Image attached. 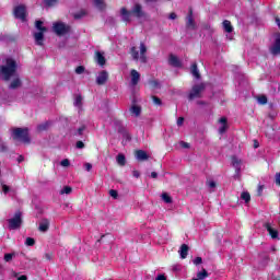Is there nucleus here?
I'll return each mask as SVG.
<instances>
[{
	"instance_id": "obj_33",
	"label": "nucleus",
	"mask_w": 280,
	"mask_h": 280,
	"mask_svg": "<svg viewBox=\"0 0 280 280\" xmlns=\"http://www.w3.org/2000/svg\"><path fill=\"white\" fill-rule=\"evenodd\" d=\"M257 100L259 104H268V97L266 95H259Z\"/></svg>"
},
{
	"instance_id": "obj_4",
	"label": "nucleus",
	"mask_w": 280,
	"mask_h": 280,
	"mask_svg": "<svg viewBox=\"0 0 280 280\" xmlns=\"http://www.w3.org/2000/svg\"><path fill=\"white\" fill-rule=\"evenodd\" d=\"M148 51V48L145 47V44H140V54L139 50H137V47H132L130 50V54L133 58V60H140L141 62H145V54Z\"/></svg>"
},
{
	"instance_id": "obj_35",
	"label": "nucleus",
	"mask_w": 280,
	"mask_h": 280,
	"mask_svg": "<svg viewBox=\"0 0 280 280\" xmlns=\"http://www.w3.org/2000/svg\"><path fill=\"white\" fill-rule=\"evenodd\" d=\"M25 244L26 246H34V244H36V241H34V238L32 237H27Z\"/></svg>"
},
{
	"instance_id": "obj_46",
	"label": "nucleus",
	"mask_w": 280,
	"mask_h": 280,
	"mask_svg": "<svg viewBox=\"0 0 280 280\" xmlns=\"http://www.w3.org/2000/svg\"><path fill=\"white\" fill-rule=\"evenodd\" d=\"M84 167H85L86 172H91V170H93V165H91V163H86L84 165Z\"/></svg>"
},
{
	"instance_id": "obj_1",
	"label": "nucleus",
	"mask_w": 280,
	"mask_h": 280,
	"mask_svg": "<svg viewBox=\"0 0 280 280\" xmlns=\"http://www.w3.org/2000/svg\"><path fill=\"white\" fill-rule=\"evenodd\" d=\"M0 75L2 80H10V78H14L16 75V61L13 59H7V63L0 67Z\"/></svg>"
},
{
	"instance_id": "obj_61",
	"label": "nucleus",
	"mask_w": 280,
	"mask_h": 280,
	"mask_svg": "<svg viewBox=\"0 0 280 280\" xmlns=\"http://www.w3.org/2000/svg\"><path fill=\"white\" fill-rule=\"evenodd\" d=\"M18 161H19V163H23V155H20Z\"/></svg>"
},
{
	"instance_id": "obj_31",
	"label": "nucleus",
	"mask_w": 280,
	"mask_h": 280,
	"mask_svg": "<svg viewBox=\"0 0 280 280\" xmlns=\"http://www.w3.org/2000/svg\"><path fill=\"white\" fill-rule=\"evenodd\" d=\"M19 86H21V80L20 79L13 80L10 84V89H19Z\"/></svg>"
},
{
	"instance_id": "obj_7",
	"label": "nucleus",
	"mask_w": 280,
	"mask_h": 280,
	"mask_svg": "<svg viewBox=\"0 0 280 280\" xmlns=\"http://www.w3.org/2000/svg\"><path fill=\"white\" fill-rule=\"evenodd\" d=\"M202 91H205L203 83L192 86L189 93V100H196V97H200L202 95Z\"/></svg>"
},
{
	"instance_id": "obj_49",
	"label": "nucleus",
	"mask_w": 280,
	"mask_h": 280,
	"mask_svg": "<svg viewBox=\"0 0 280 280\" xmlns=\"http://www.w3.org/2000/svg\"><path fill=\"white\" fill-rule=\"evenodd\" d=\"M2 191H3L4 194H8V192L10 191V187H9L8 185H3V186H2Z\"/></svg>"
},
{
	"instance_id": "obj_26",
	"label": "nucleus",
	"mask_w": 280,
	"mask_h": 280,
	"mask_svg": "<svg viewBox=\"0 0 280 280\" xmlns=\"http://www.w3.org/2000/svg\"><path fill=\"white\" fill-rule=\"evenodd\" d=\"M241 200H244L246 205H248V202H250V194L248 191L242 192Z\"/></svg>"
},
{
	"instance_id": "obj_43",
	"label": "nucleus",
	"mask_w": 280,
	"mask_h": 280,
	"mask_svg": "<svg viewBox=\"0 0 280 280\" xmlns=\"http://www.w3.org/2000/svg\"><path fill=\"white\" fill-rule=\"evenodd\" d=\"M12 257H14V254H5L4 261H12Z\"/></svg>"
},
{
	"instance_id": "obj_27",
	"label": "nucleus",
	"mask_w": 280,
	"mask_h": 280,
	"mask_svg": "<svg viewBox=\"0 0 280 280\" xmlns=\"http://www.w3.org/2000/svg\"><path fill=\"white\" fill-rule=\"evenodd\" d=\"M94 5H96L98 10H104L106 8L104 0H94Z\"/></svg>"
},
{
	"instance_id": "obj_53",
	"label": "nucleus",
	"mask_w": 280,
	"mask_h": 280,
	"mask_svg": "<svg viewBox=\"0 0 280 280\" xmlns=\"http://www.w3.org/2000/svg\"><path fill=\"white\" fill-rule=\"evenodd\" d=\"M159 174L156 172L151 173V178H158Z\"/></svg>"
},
{
	"instance_id": "obj_25",
	"label": "nucleus",
	"mask_w": 280,
	"mask_h": 280,
	"mask_svg": "<svg viewBox=\"0 0 280 280\" xmlns=\"http://www.w3.org/2000/svg\"><path fill=\"white\" fill-rule=\"evenodd\" d=\"M35 27L36 30H38L39 32H47V27L43 26V21L37 20L35 22Z\"/></svg>"
},
{
	"instance_id": "obj_2",
	"label": "nucleus",
	"mask_w": 280,
	"mask_h": 280,
	"mask_svg": "<svg viewBox=\"0 0 280 280\" xmlns=\"http://www.w3.org/2000/svg\"><path fill=\"white\" fill-rule=\"evenodd\" d=\"M120 15L122 16V21H125L126 23H130L132 21V16L141 19L143 16L141 4H135L132 12L128 11L126 8H122L120 10Z\"/></svg>"
},
{
	"instance_id": "obj_6",
	"label": "nucleus",
	"mask_w": 280,
	"mask_h": 280,
	"mask_svg": "<svg viewBox=\"0 0 280 280\" xmlns=\"http://www.w3.org/2000/svg\"><path fill=\"white\" fill-rule=\"evenodd\" d=\"M21 212H16L14 218L9 219V229L11 231H16V229H21V224H23V219Z\"/></svg>"
},
{
	"instance_id": "obj_16",
	"label": "nucleus",
	"mask_w": 280,
	"mask_h": 280,
	"mask_svg": "<svg viewBox=\"0 0 280 280\" xmlns=\"http://www.w3.org/2000/svg\"><path fill=\"white\" fill-rule=\"evenodd\" d=\"M136 159L138 161H148V159H150V156L148 155V153L143 150H138L136 151Z\"/></svg>"
},
{
	"instance_id": "obj_50",
	"label": "nucleus",
	"mask_w": 280,
	"mask_h": 280,
	"mask_svg": "<svg viewBox=\"0 0 280 280\" xmlns=\"http://www.w3.org/2000/svg\"><path fill=\"white\" fill-rule=\"evenodd\" d=\"M132 176H133L135 178H139V176H141V173H139V171H133V172H132Z\"/></svg>"
},
{
	"instance_id": "obj_21",
	"label": "nucleus",
	"mask_w": 280,
	"mask_h": 280,
	"mask_svg": "<svg viewBox=\"0 0 280 280\" xmlns=\"http://www.w3.org/2000/svg\"><path fill=\"white\" fill-rule=\"evenodd\" d=\"M232 165L235 167V170H237V172H240V170H242V160L237 159V156H233Z\"/></svg>"
},
{
	"instance_id": "obj_17",
	"label": "nucleus",
	"mask_w": 280,
	"mask_h": 280,
	"mask_svg": "<svg viewBox=\"0 0 280 280\" xmlns=\"http://www.w3.org/2000/svg\"><path fill=\"white\" fill-rule=\"evenodd\" d=\"M168 62L172 67H182L180 59L174 55H170Z\"/></svg>"
},
{
	"instance_id": "obj_52",
	"label": "nucleus",
	"mask_w": 280,
	"mask_h": 280,
	"mask_svg": "<svg viewBox=\"0 0 280 280\" xmlns=\"http://www.w3.org/2000/svg\"><path fill=\"white\" fill-rule=\"evenodd\" d=\"M180 145H182V148H185V149H187V148H189V143H187V142H180Z\"/></svg>"
},
{
	"instance_id": "obj_3",
	"label": "nucleus",
	"mask_w": 280,
	"mask_h": 280,
	"mask_svg": "<svg viewBox=\"0 0 280 280\" xmlns=\"http://www.w3.org/2000/svg\"><path fill=\"white\" fill-rule=\"evenodd\" d=\"M13 139L22 143H30V131L27 128H15L13 129Z\"/></svg>"
},
{
	"instance_id": "obj_38",
	"label": "nucleus",
	"mask_w": 280,
	"mask_h": 280,
	"mask_svg": "<svg viewBox=\"0 0 280 280\" xmlns=\"http://www.w3.org/2000/svg\"><path fill=\"white\" fill-rule=\"evenodd\" d=\"M60 165H61L62 167H69V165H71V163L69 162L68 159H65V160L61 161Z\"/></svg>"
},
{
	"instance_id": "obj_20",
	"label": "nucleus",
	"mask_w": 280,
	"mask_h": 280,
	"mask_svg": "<svg viewBox=\"0 0 280 280\" xmlns=\"http://www.w3.org/2000/svg\"><path fill=\"white\" fill-rule=\"evenodd\" d=\"M35 43L37 45H43V40L45 38V35L43 34V31H39L38 33L34 34Z\"/></svg>"
},
{
	"instance_id": "obj_23",
	"label": "nucleus",
	"mask_w": 280,
	"mask_h": 280,
	"mask_svg": "<svg viewBox=\"0 0 280 280\" xmlns=\"http://www.w3.org/2000/svg\"><path fill=\"white\" fill-rule=\"evenodd\" d=\"M130 113H131V115H135V117H139V115H141V106H139V105L131 106Z\"/></svg>"
},
{
	"instance_id": "obj_8",
	"label": "nucleus",
	"mask_w": 280,
	"mask_h": 280,
	"mask_svg": "<svg viewBox=\"0 0 280 280\" xmlns=\"http://www.w3.org/2000/svg\"><path fill=\"white\" fill-rule=\"evenodd\" d=\"M15 19H20L21 21H25L27 16V9L25 5L21 4L14 9Z\"/></svg>"
},
{
	"instance_id": "obj_5",
	"label": "nucleus",
	"mask_w": 280,
	"mask_h": 280,
	"mask_svg": "<svg viewBox=\"0 0 280 280\" xmlns=\"http://www.w3.org/2000/svg\"><path fill=\"white\" fill-rule=\"evenodd\" d=\"M52 30L57 36H65V34H69L71 32V26L62 22H55L52 24Z\"/></svg>"
},
{
	"instance_id": "obj_13",
	"label": "nucleus",
	"mask_w": 280,
	"mask_h": 280,
	"mask_svg": "<svg viewBox=\"0 0 280 280\" xmlns=\"http://www.w3.org/2000/svg\"><path fill=\"white\" fill-rule=\"evenodd\" d=\"M219 122L221 124V127L219 128L220 135H224L226 130H229V122L226 120V117H221Z\"/></svg>"
},
{
	"instance_id": "obj_34",
	"label": "nucleus",
	"mask_w": 280,
	"mask_h": 280,
	"mask_svg": "<svg viewBox=\"0 0 280 280\" xmlns=\"http://www.w3.org/2000/svg\"><path fill=\"white\" fill-rule=\"evenodd\" d=\"M71 191H73L71 186H66V187H63V189L60 190V194L61 195H65V194L69 195V194H71Z\"/></svg>"
},
{
	"instance_id": "obj_56",
	"label": "nucleus",
	"mask_w": 280,
	"mask_h": 280,
	"mask_svg": "<svg viewBox=\"0 0 280 280\" xmlns=\"http://www.w3.org/2000/svg\"><path fill=\"white\" fill-rule=\"evenodd\" d=\"M18 280H27V276H20Z\"/></svg>"
},
{
	"instance_id": "obj_57",
	"label": "nucleus",
	"mask_w": 280,
	"mask_h": 280,
	"mask_svg": "<svg viewBox=\"0 0 280 280\" xmlns=\"http://www.w3.org/2000/svg\"><path fill=\"white\" fill-rule=\"evenodd\" d=\"M276 23H277V25H278V27L280 30V19L279 18H276Z\"/></svg>"
},
{
	"instance_id": "obj_30",
	"label": "nucleus",
	"mask_w": 280,
	"mask_h": 280,
	"mask_svg": "<svg viewBox=\"0 0 280 280\" xmlns=\"http://www.w3.org/2000/svg\"><path fill=\"white\" fill-rule=\"evenodd\" d=\"M162 200H163L164 202H166V205H171V202H172V197H171L167 192H164V194H162Z\"/></svg>"
},
{
	"instance_id": "obj_62",
	"label": "nucleus",
	"mask_w": 280,
	"mask_h": 280,
	"mask_svg": "<svg viewBox=\"0 0 280 280\" xmlns=\"http://www.w3.org/2000/svg\"><path fill=\"white\" fill-rule=\"evenodd\" d=\"M74 19H80V15H74Z\"/></svg>"
},
{
	"instance_id": "obj_29",
	"label": "nucleus",
	"mask_w": 280,
	"mask_h": 280,
	"mask_svg": "<svg viewBox=\"0 0 280 280\" xmlns=\"http://www.w3.org/2000/svg\"><path fill=\"white\" fill-rule=\"evenodd\" d=\"M117 163H118V165H126V156L124 154H118Z\"/></svg>"
},
{
	"instance_id": "obj_42",
	"label": "nucleus",
	"mask_w": 280,
	"mask_h": 280,
	"mask_svg": "<svg viewBox=\"0 0 280 280\" xmlns=\"http://www.w3.org/2000/svg\"><path fill=\"white\" fill-rule=\"evenodd\" d=\"M109 196L114 199H117V196H118L117 190L115 189L109 190Z\"/></svg>"
},
{
	"instance_id": "obj_14",
	"label": "nucleus",
	"mask_w": 280,
	"mask_h": 280,
	"mask_svg": "<svg viewBox=\"0 0 280 280\" xmlns=\"http://www.w3.org/2000/svg\"><path fill=\"white\" fill-rule=\"evenodd\" d=\"M265 229H267L272 240H277V237H279V231L275 230L270 223H266Z\"/></svg>"
},
{
	"instance_id": "obj_24",
	"label": "nucleus",
	"mask_w": 280,
	"mask_h": 280,
	"mask_svg": "<svg viewBox=\"0 0 280 280\" xmlns=\"http://www.w3.org/2000/svg\"><path fill=\"white\" fill-rule=\"evenodd\" d=\"M207 277H209V272H207V269H205V268H202L201 271L197 272L198 280L207 279Z\"/></svg>"
},
{
	"instance_id": "obj_36",
	"label": "nucleus",
	"mask_w": 280,
	"mask_h": 280,
	"mask_svg": "<svg viewBox=\"0 0 280 280\" xmlns=\"http://www.w3.org/2000/svg\"><path fill=\"white\" fill-rule=\"evenodd\" d=\"M192 264L195 266H200V264H202V257H196L194 260H192Z\"/></svg>"
},
{
	"instance_id": "obj_32",
	"label": "nucleus",
	"mask_w": 280,
	"mask_h": 280,
	"mask_svg": "<svg viewBox=\"0 0 280 280\" xmlns=\"http://www.w3.org/2000/svg\"><path fill=\"white\" fill-rule=\"evenodd\" d=\"M74 106H78L79 108L82 107V96L81 95L75 96Z\"/></svg>"
},
{
	"instance_id": "obj_60",
	"label": "nucleus",
	"mask_w": 280,
	"mask_h": 280,
	"mask_svg": "<svg viewBox=\"0 0 280 280\" xmlns=\"http://www.w3.org/2000/svg\"><path fill=\"white\" fill-rule=\"evenodd\" d=\"M84 132V127L79 128V135H82Z\"/></svg>"
},
{
	"instance_id": "obj_28",
	"label": "nucleus",
	"mask_w": 280,
	"mask_h": 280,
	"mask_svg": "<svg viewBox=\"0 0 280 280\" xmlns=\"http://www.w3.org/2000/svg\"><path fill=\"white\" fill-rule=\"evenodd\" d=\"M191 73L195 78H200V72H198V65L192 63L191 65Z\"/></svg>"
},
{
	"instance_id": "obj_55",
	"label": "nucleus",
	"mask_w": 280,
	"mask_h": 280,
	"mask_svg": "<svg viewBox=\"0 0 280 280\" xmlns=\"http://www.w3.org/2000/svg\"><path fill=\"white\" fill-rule=\"evenodd\" d=\"M173 270H180V265L173 266Z\"/></svg>"
},
{
	"instance_id": "obj_40",
	"label": "nucleus",
	"mask_w": 280,
	"mask_h": 280,
	"mask_svg": "<svg viewBox=\"0 0 280 280\" xmlns=\"http://www.w3.org/2000/svg\"><path fill=\"white\" fill-rule=\"evenodd\" d=\"M207 185H208L209 189H215V183L212 179L208 180Z\"/></svg>"
},
{
	"instance_id": "obj_63",
	"label": "nucleus",
	"mask_w": 280,
	"mask_h": 280,
	"mask_svg": "<svg viewBox=\"0 0 280 280\" xmlns=\"http://www.w3.org/2000/svg\"><path fill=\"white\" fill-rule=\"evenodd\" d=\"M191 280H199L198 278H192Z\"/></svg>"
},
{
	"instance_id": "obj_11",
	"label": "nucleus",
	"mask_w": 280,
	"mask_h": 280,
	"mask_svg": "<svg viewBox=\"0 0 280 280\" xmlns=\"http://www.w3.org/2000/svg\"><path fill=\"white\" fill-rule=\"evenodd\" d=\"M187 27L190 30H196V22L194 21V10L189 9L188 15H187Z\"/></svg>"
},
{
	"instance_id": "obj_47",
	"label": "nucleus",
	"mask_w": 280,
	"mask_h": 280,
	"mask_svg": "<svg viewBox=\"0 0 280 280\" xmlns=\"http://www.w3.org/2000/svg\"><path fill=\"white\" fill-rule=\"evenodd\" d=\"M77 148H78L79 150H82V148H84V142L78 141V142H77Z\"/></svg>"
},
{
	"instance_id": "obj_45",
	"label": "nucleus",
	"mask_w": 280,
	"mask_h": 280,
	"mask_svg": "<svg viewBox=\"0 0 280 280\" xmlns=\"http://www.w3.org/2000/svg\"><path fill=\"white\" fill-rule=\"evenodd\" d=\"M183 124H185V118L184 117H179L177 119V126H183Z\"/></svg>"
},
{
	"instance_id": "obj_44",
	"label": "nucleus",
	"mask_w": 280,
	"mask_h": 280,
	"mask_svg": "<svg viewBox=\"0 0 280 280\" xmlns=\"http://www.w3.org/2000/svg\"><path fill=\"white\" fill-rule=\"evenodd\" d=\"M152 100H153L154 104H156L158 106H161V98H159L156 96H152Z\"/></svg>"
},
{
	"instance_id": "obj_39",
	"label": "nucleus",
	"mask_w": 280,
	"mask_h": 280,
	"mask_svg": "<svg viewBox=\"0 0 280 280\" xmlns=\"http://www.w3.org/2000/svg\"><path fill=\"white\" fill-rule=\"evenodd\" d=\"M75 73H78L79 75L82 74V73H84V66H79V67H77Z\"/></svg>"
},
{
	"instance_id": "obj_10",
	"label": "nucleus",
	"mask_w": 280,
	"mask_h": 280,
	"mask_svg": "<svg viewBox=\"0 0 280 280\" xmlns=\"http://www.w3.org/2000/svg\"><path fill=\"white\" fill-rule=\"evenodd\" d=\"M108 80V72L105 70L101 71L96 78V84H106V81Z\"/></svg>"
},
{
	"instance_id": "obj_19",
	"label": "nucleus",
	"mask_w": 280,
	"mask_h": 280,
	"mask_svg": "<svg viewBox=\"0 0 280 280\" xmlns=\"http://www.w3.org/2000/svg\"><path fill=\"white\" fill-rule=\"evenodd\" d=\"M49 230V221L47 219H43L39 222V231H42V233H45Z\"/></svg>"
},
{
	"instance_id": "obj_54",
	"label": "nucleus",
	"mask_w": 280,
	"mask_h": 280,
	"mask_svg": "<svg viewBox=\"0 0 280 280\" xmlns=\"http://www.w3.org/2000/svg\"><path fill=\"white\" fill-rule=\"evenodd\" d=\"M170 19H171L172 21H174V19H176V13H171V14H170Z\"/></svg>"
},
{
	"instance_id": "obj_18",
	"label": "nucleus",
	"mask_w": 280,
	"mask_h": 280,
	"mask_svg": "<svg viewBox=\"0 0 280 280\" xmlns=\"http://www.w3.org/2000/svg\"><path fill=\"white\" fill-rule=\"evenodd\" d=\"M179 255L182 259H187V255H189V246H187V244L180 246Z\"/></svg>"
},
{
	"instance_id": "obj_22",
	"label": "nucleus",
	"mask_w": 280,
	"mask_h": 280,
	"mask_svg": "<svg viewBox=\"0 0 280 280\" xmlns=\"http://www.w3.org/2000/svg\"><path fill=\"white\" fill-rule=\"evenodd\" d=\"M223 30L228 34H231V32H233V25H231V21H229V20L223 21Z\"/></svg>"
},
{
	"instance_id": "obj_15",
	"label": "nucleus",
	"mask_w": 280,
	"mask_h": 280,
	"mask_svg": "<svg viewBox=\"0 0 280 280\" xmlns=\"http://www.w3.org/2000/svg\"><path fill=\"white\" fill-rule=\"evenodd\" d=\"M139 80H141V74L137 70H131V83L133 86L139 84Z\"/></svg>"
},
{
	"instance_id": "obj_48",
	"label": "nucleus",
	"mask_w": 280,
	"mask_h": 280,
	"mask_svg": "<svg viewBox=\"0 0 280 280\" xmlns=\"http://www.w3.org/2000/svg\"><path fill=\"white\" fill-rule=\"evenodd\" d=\"M276 185L280 186V172L276 173Z\"/></svg>"
},
{
	"instance_id": "obj_12",
	"label": "nucleus",
	"mask_w": 280,
	"mask_h": 280,
	"mask_svg": "<svg viewBox=\"0 0 280 280\" xmlns=\"http://www.w3.org/2000/svg\"><path fill=\"white\" fill-rule=\"evenodd\" d=\"M270 51L273 56H277L280 54V35L277 36L273 45L270 48Z\"/></svg>"
},
{
	"instance_id": "obj_51",
	"label": "nucleus",
	"mask_w": 280,
	"mask_h": 280,
	"mask_svg": "<svg viewBox=\"0 0 280 280\" xmlns=\"http://www.w3.org/2000/svg\"><path fill=\"white\" fill-rule=\"evenodd\" d=\"M155 280H167V278L164 275H160L155 278Z\"/></svg>"
},
{
	"instance_id": "obj_41",
	"label": "nucleus",
	"mask_w": 280,
	"mask_h": 280,
	"mask_svg": "<svg viewBox=\"0 0 280 280\" xmlns=\"http://www.w3.org/2000/svg\"><path fill=\"white\" fill-rule=\"evenodd\" d=\"M49 128V122H45L44 125L38 126V130H47Z\"/></svg>"
},
{
	"instance_id": "obj_37",
	"label": "nucleus",
	"mask_w": 280,
	"mask_h": 280,
	"mask_svg": "<svg viewBox=\"0 0 280 280\" xmlns=\"http://www.w3.org/2000/svg\"><path fill=\"white\" fill-rule=\"evenodd\" d=\"M45 4L48 7L56 5L57 0H44Z\"/></svg>"
},
{
	"instance_id": "obj_9",
	"label": "nucleus",
	"mask_w": 280,
	"mask_h": 280,
	"mask_svg": "<svg viewBox=\"0 0 280 280\" xmlns=\"http://www.w3.org/2000/svg\"><path fill=\"white\" fill-rule=\"evenodd\" d=\"M94 60L97 62V65H100V67H104V65H106V57H104V52L102 51L95 52Z\"/></svg>"
},
{
	"instance_id": "obj_59",
	"label": "nucleus",
	"mask_w": 280,
	"mask_h": 280,
	"mask_svg": "<svg viewBox=\"0 0 280 280\" xmlns=\"http://www.w3.org/2000/svg\"><path fill=\"white\" fill-rule=\"evenodd\" d=\"M254 148H259V142H257V140L254 141Z\"/></svg>"
},
{
	"instance_id": "obj_58",
	"label": "nucleus",
	"mask_w": 280,
	"mask_h": 280,
	"mask_svg": "<svg viewBox=\"0 0 280 280\" xmlns=\"http://www.w3.org/2000/svg\"><path fill=\"white\" fill-rule=\"evenodd\" d=\"M45 258L48 259V260H51V254H46Z\"/></svg>"
}]
</instances>
